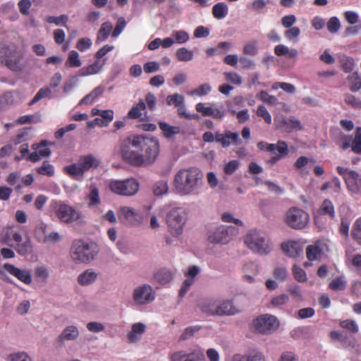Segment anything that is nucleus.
Returning a JSON list of instances; mask_svg holds the SVG:
<instances>
[{
  "mask_svg": "<svg viewBox=\"0 0 361 361\" xmlns=\"http://www.w3.org/2000/svg\"><path fill=\"white\" fill-rule=\"evenodd\" d=\"M100 119L102 120L101 124L106 126L114 119V111L112 110H104L101 111Z\"/></svg>",
  "mask_w": 361,
  "mask_h": 361,
  "instance_id": "61",
  "label": "nucleus"
},
{
  "mask_svg": "<svg viewBox=\"0 0 361 361\" xmlns=\"http://www.w3.org/2000/svg\"><path fill=\"white\" fill-rule=\"evenodd\" d=\"M336 171L343 178L350 192L355 194L361 192V178L358 173L343 166H337Z\"/></svg>",
  "mask_w": 361,
  "mask_h": 361,
  "instance_id": "10",
  "label": "nucleus"
},
{
  "mask_svg": "<svg viewBox=\"0 0 361 361\" xmlns=\"http://www.w3.org/2000/svg\"><path fill=\"white\" fill-rule=\"evenodd\" d=\"M279 325L277 319L269 314L261 315L253 321V326L256 331L263 334H271L277 329Z\"/></svg>",
  "mask_w": 361,
  "mask_h": 361,
  "instance_id": "11",
  "label": "nucleus"
},
{
  "mask_svg": "<svg viewBox=\"0 0 361 361\" xmlns=\"http://www.w3.org/2000/svg\"><path fill=\"white\" fill-rule=\"evenodd\" d=\"M113 25L111 22L106 21L101 25V27L97 32V42H102L105 41L109 36Z\"/></svg>",
  "mask_w": 361,
  "mask_h": 361,
  "instance_id": "32",
  "label": "nucleus"
},
{
  "mask_svg": "<svg viewBox=\"0 0 361 361\" xmlns=\"http://www.w3.org/2000/svg\"><path fill=\"white\" fill-rule=\"evenodd\" d=\"M282 124L284 131L287 133H291L294 130H300L302 129L300 121L293 116L289 118H283Z\"/></svg>",
  "mask_w": 361,
  "mask_h": 361,
  "instance_id": "30",
  "label": "nucleus"
},
{
  "mask_svg": "<svg viewBox=\"0 0 361 361\" xmlns=\"http://www.w3.org/2000/svg\"><path fill=\"white\" fill-rule=\"evenodd\" d=\"M158 124L164 137L167 139L173 138L176 135L180 132V128L178 126H173L164 121H159Z\"/></svg>",
  "mask_w": 361,
  "mask_h": 361,
  "instance_id": "28",
  "label": "nucleus"
},
{
  "mask_svg": "<svg viewBox=\"0 0 361 361\" xmlns=\"http://www.w3.org/2000/svg\"><path fill=\"white\" fill-rule=\"evenodd\" d=\"M109 189L115 194L123 196H132L139 190V183L135 178L123 180H112L109 183Z\"/></svg>",
  "mask_w": 361,
  "mask_h": 361,
  "instance_id": "9",
  "label": "nucleus"
},
{
  "mask_svg": "<svg viewBox=\"0 0 361 361\" xmlns=\"http://www.w3.org/2000/svg\"><path fill=\"white\" fill-rule=\"evenodd\" d=\"M9 234L12 235V240L16 243V250L19 255H25L30 251L31 244L28 238L23 240L20 233L14 228L13 233L10 232Z\"/></svg>",
  "mask_w": 361,
  "mask_h": 361,
  "instance_id": "18",
  "label": "nucleus"
},
{
  "mask_svg": "<svg viewBox=\"0 0 361 361\" xmlns=\"http://www.w3.org/2000/svg\"><path fill=\"white\" fill-rule=\"evenodd\" d=\"M259 98L269 105H274L277 102V98L275 96L269 94L264 90H262L259 92Z\"/></svg>",
  "mask_w": 361,
  "mask_h": 361,
  "instance_id": "56",
  "label": "nucleus"
},
{
  "mask_svg": "<svg viewBox=\"0 0 361 361\" xmlns=\"http://www.w3.org/2000/svg\"><path fill=\"white\" fill-rule=\"evenodd\" d=\"M219 300L218 299H204L200 302L198 307L202 312L209 315H216V312L218 310Z\"/></svg>",
  "mask_w": 361,
  "mask_h": 361,
  "instance_id": "23",
  "label": "nucleus"
},
{
  "mask_svg": "<svg viewBox=\"0 0 361 361\" xmlns=\"http://www.w3.org/2000/svg\"><path fill=\"white\" fill-rule=\"evenodd\" d=\"M171 361H205V357L200 350H195L189 353L178 351L171 355Z\"/></svg>",
  "mask_w": 361,
  "mask_h": 361,
  "instance_id": "15",
  "label": "nucleus"
},
{
  "mask_svg": "<svg viewBox=\"0 0 361 361\" xmlns=\"http://www.w3.org/2000/svg\"><path fill=\"white\" fill-rule=\"evenodd\" d=\"M10 361H31L30 357L25 353H17L9 355Z\"/></svg>",
  "mask_w": 361,
  "mask_h": 361,
  "instance_id": "64",
  "label": "nucleus"
},
{
  "mask_svg": "<svg viewBox=\"0 0 361 361\" xmlns=\"http://www.w3.org/2000/svg\"><path fill=\"white\" fill-rule=\"evenodd\" d=\"M346 286L347 281L343 276H336L329 284V288L334 291H343Z\"/></svg>",
  "mask_w": 361,
  "mask_h": 361,
  "instance_id": "38",
  "label": "nucleus"
},
{
  "mask_svg": "<svg viewBox=\"0 0 361 361\" xmlns=\"http://www.w3.org/2000/svg\"><path fill=\"white\" fill-rule=\"evenodd\" d=\"M232 228H226L221 225L217 226L208 233L207 239L212 244H226L229 242L231 238L228 234V230Z\"/></svg>",
  "mask_w": 361,
  "mask_h": 361,
  "instance_id": "14",
  "label": "nucleus"
},
{
  "mask_svg": "<svg viewBox=\"0 0 361 361\" xmlns=\"http://www.w3.org/2000/svg\"><path fill=\"white\" fill-rule=\"evenodd\" d=\"M49 142L47 140H42L39 143L32 145V147L39 153L41 157H47L51 154V150L47 147Z\"/></svg>",
  "mask_w": 361,
  "mask_h": 361,
  "instance_id": "43",
  "label": "nucleus"
},
{
  "mask_svg": "<svg viewBox=\"0 0 361 361\" xmlns=\"http://www.w3.org/2000/svg\"><path fill=\"white\" fill-rule=\"evenodd\" d=\"M276 150L278 151L279 154L272 157L269 160H268V164L273 165L281 159L287 157L289 154L288 144L283 140H279L276 142Z\"/></svg>",
  "mask_w": 361,
  "mask_h": 361,
  "instance_id": "26",
  "label": "nucleus"
},
{
  "mask_svg": "<svg viewBox=\"0 0 361 361\" xmlns=\"http://www.w3.org/2000/svg\"><path fill=\"white\" fill-rule=\"evenodd\" d=\"M184 103V97L183 95L178 93L170 94L166 97V104L169 106L174 105L176 107H179Z\"/></svg>",
  "mask_w": 361,
  "mask_h": 361,
  "instance_id": "47",
  "label": "nucleus"
},
{
  "mask_svg": "<svg viewBox=\"0 0 361 361\" xmlns=\"http://www.w3.org/2000/svg\"><path fill=\"white\" fill-rule=\"evenodd\" d=\"M273 275L276 280L284 281L288 276V270L285 267H277L274 269Z\"/></svg>",
  "mask_w": 361,
  "mask_h": 361,
  "instance_id": "55",
  "label": "nucleus"
},
{
  "mask_svg": "<svg viewBox=\"0 0 361 361\" xmlns=\"http://www.w3.org/2000/svg\"><path fill=\"white\" fill-rule=\"evenodd\" d=\"M30 129V128H24L20 130L18 133L12 137V142L14 145H18L26 141Z\"/></svg>",
  "mask_w": 361,
  "mask_h": 361,
  "instance_id": "46",
  "label": "nucleus"
},
{
  "mask_svg": "<svg viewBox=\"0 0 361 361\" xmlns=\"http://www.w3.org/2000/svg\"><path fill=\"white\" fill-rule=\"evenodd\" d=\"M351 150L357 154H361V127L355 129V137L352 139Z\"/></svg>",
  "mask_w": 361,
  "mask_h": 361,
  "instance_id": "40",
  "label": "nucleus"
},
{
  "mask_svg": "<svg viewBox=\"0 0 361 361\" xmlns=\"http://www.w3.org/2000/svg\"><path fill=\"white\" fill-rule=\"evenodd\" d=\"M146 108L145 102L140 99L137 104L134 105L128 111L127 117L131 119H136L142 116V111Z\"/></svg>",
  "mask_w": 361,
  "mask_h": 361,
  "instance_id": "35",
  "label": "nucleus"
},
{
  "mask_svg": "<svg viewBox=\"0 0 361 361\" xmlns=\"http://www.w3.org/2000/svg\"><path fill=\"white\" fill-rule=\"evenodd\" d=\"M172 36L175 37L176 42L178 44H183L189 39L188 33L184 30H175L173 32Z\"/></svg>",
  "mask_w": 361,
  "mask_h": 361,
  "instance_id": "58",
  "label": "nucleus"
},
{
  "mask_svg": "<svg viewBox=\"0 0 361 361\" xmlns=\"http://www.w3.org/2000/svg\"><path fill=\"white\" fill-rule=\"evenodd\" d=\"M46 22L49 24H55L57 26H65L67 27L66 24L68 21V16L62 14L59 16H49L46 18Z\"/></svg>",
  "mask_w": 361,
  "mask_h": 361,
  "instance_id": "41",
  "label": "nucleus"
},
{
  "mask_svg": "<svg viewBox=\"0 0 361 361\" xmlns=\"http://www.w3.org/2000/svg\"><path fill=\"white\" fill-rule=\"evenodd\" d=\"M133 299L139 305L149 303L154 300V293L151 286L144 284L137 287L133 292Z\"/></svg>",
  "mask_w": 361,
  "mask_h": 361,
  "instance_id": "12",
  "label": "nucleus"
},
{
  "mask_svg": "<svg viewBox=\"0 0 361 361\" xmlns=\"http://www.w3.org/2000/svg\"><path fill=\"white\" fill-rule=\"evenodd\" d=\"M23 54L15 44H0V64L13 72H21L25 66L22 63Z\"/></svg>",
  "mask_w": 361,
  "mask_h": 361,
  "instance_id": "3",
  "label": "nucleus"
},
{
  "mask_svg": "<svg viewBox=\"0 0 361 361\" xmlns=\"http://www.w3.org/2000/svg\"><path fill=\"white\" fill-rule=\"evenodd\" d=\"M98 277V274L93 269H87L77 278L78 283L82 286H87L94 283Z\"/></svg>",
  "mask_w": 361,
  "mask_h": 361,
  "instance_id": "22",
  "label": "nucleus"
},
{
  "mask_svg": "<svg viewBox=\"0 0 361 361\" xmlns=\"http://www.w3.org/2000/svg\"><path fill=\"white\" fill-rule=\"evenodd\" d=\"M352 139V135H345L341 132L336 137L335 142L343 150H346L350 147H351Z\"/></svg>",
  "mask_w": 361,
  "mask_h": 361,
  "instance_id": "34",
  "label": "nucleus"
},
{
  "mask_svg": "<svg viewBox=\"0 0 361 361\" xmlns=\"http://www.w3.org/2000/svg\"><path fill=\"white\" fill-rule=\"evenodd\" d=\"M3 267L7 272L17 278L20 281L27 285L32 283V276L29 271L20 269L9 263L4 264Z\"/></svg>",
  "mask_w": 361,
  "mask_h": 361,
  "instance_id": "17",
  "label": "nucleus"
},
{
  "mask_svg": "<svg viewBox=\"0 0 361 361\" xmlns=\"http://www.w3.org/2000/svg\"><path fill=\"white\" fill-rule=\"evenodd\" d=\"M212 90L211 86L207 83H204L200 85L196 89L191 91V95H197L199 97L207 95Z\"/></svg>",
  "mask_w": 361,
  "mask_h": 361,
  "instance_id": "51",
  "label": "nucleus"
},
{
  "mask_svg": "<svg viewBox=\"0 0 361 361\" xmlns=\"http://www.w3.org/2000/svg\"><path fill=\"white\" fill-rule=\"evenodd\" d=\"M193 51L185 47L179 48L176 50V56L180 61H190L193 59Z\"/></svg>",
  "mask_w": 361,
  "mask_h": 361,
  "instance_id": "42",
  "label": "nucleus"
},
{
  "mask_svg": "<svg viewBox=\"0 0 361 361\" xmlns=\"http://www.w3.org/2000/svg\"><path fill=\"white\" fill-rule=\"evenodd\" d=\"M64 171L75 179L82 178L85 173L78 163L66 166Z\"/></svg>",
  "mask_w": 361,
  "mask_h": 361,
  "instance_id": "37",
  "label": "nucleus"
},
{
  "mask_svg": "<svg viewBox=\"0 0 361 361\" xmlns=\"http://www.w3.org/2000/svg\"><path fill=\"white\" fill-rule=\"evenodd\" d=\"M90 192L87 195V200H89V206L93 207V206H97L100 204L101 200L99 195V190L98 188L94 185H91L90 187Z\"/></svg>",
  "mask_w": 361,
  "mask_h": 361,
  "instance_id": "36",
  "label": "nucleus"
},
{
  "mask_svg": "<svg viewBox=\"0 0 361 361\" xmlns=\"http://www.w3.org/2000/svg\"><path fill=\"white\" fill-rule=\"evenodd\" d=\"M226 80L234 85H240L242 84L241 76L235 72H226L224 73Z\"/></svg>",
  "mask_w": 361,
  "mask_h": 361,
  "instance_id": "59",
  "label": "nucleus"
},
{
  "mask_svg": "<svg viewBox=\"0 0 361 361\" xmlns=\"http://www.w3.org/2000/svg\"><path fill=\"white\" fill-rule=\"evenodd\" d=\"M352 238L361 245V217L358 218L354 223L351 231Z\"/></svg>",
  "mask_w": 361,
  "mask_h": 361,
  "instance_id": "45",
  "label": "nucleus"
},
{
  "mask_svg": "<svg viewBox=\"0 0 361 361\" xmlns=\"http://www.w3.org/2000/svg\"><path fill=\"white\" fill-rule=\"evenodd\" d=\"M347 80L349 82V88L351 92H355L361 89V78L359 76L357 72H355L348 75Z\"/></svg>",
  "mask_w": 361,
  "mask_h": 361,
  "instance_id": "39",
  "label": "nucleus"
},
{
  "mask_svg": "<svg viewBox=\"0 0 361 361\" xmlns=\"http://www.w3.org/2000/svg\"><path fill=\"white\" fill-rule=\"evenodd\" d=\"M185 221V213L182 208L172 209L166 216L169 231L173 236L182 234Z\"/></svg>",
  "mask_w": 361,
  "mask_h": 361,
  "instance_id": "8",
  "label": "nucleus"
},
{
  "mask_svg": "<svg viewBox=\"0 0 361 361\" xmlns=\"http://www.w3.org/2000/svg\"><path fill=\"white\" fill-rule=\"evenodd\" d=\"M204 175L197 167L180 169L174 176L173 187L180 195H197L203 185Z\"/></svg>",
  "mask_w": 361,
  "mask_h": 361,
  "instance_id": "2",
  "label": "nucleus"
},
{
  "mask_svg": "<svg viewBox=\"0 0 361 361\" xmlns=\"http://www.w3.org/2000/svg\"><path fill=\"white\" fill-rule=\"evenodd\" d=\"M56 216L62 222L71 224L78 221L80 214L74 207L61 201L53 200L50 204Z\"/></svg>",
  "mask_w": 361,
  "mask_h": 361,
  "instance_id": "6",
  "label": "nucleus"
},
{
  "mask_svg": "<svg viewBox=\"0 0 361 361\" xmlns=\"http://www.w3.org/2000/svg\"><path fill=\"white\" fill-rule=\"evenodd\" d=\"M285 221L291 228L300 230L307 226L310 221V216L305 210L297 207H293L287 211Z\"/></svg>",
  "mask_w": 361,
  "mask_h": 361,
  "instance_id": "7",
  "label": "nucleus"
},
{
  "mask_svg": "<svg viewBox=\"0 0 361 361\" xmlns=\"http://www.w3.org/2000/svg\"><path fill=\"white\" fill-rule=\"evenodd\" d=\"M327 250L328 246L324 242L317 240L307 246L305 250L307 259L310 262L319 261Z\"/></svg>",
  "mask_w": 361,
  "mask_h": 361,
  "instance_id": "13",
  "label": "nucleus"
},
{
  "mask_svg": "<svg viewBox=\"0 0 361 361\" xmlns=\"http://www.w3.org/2000/svg\"><path fill=\"white\" fill-rule=\"evenodd\" d=\"M215 141L220 143L222 147L227 148L231 143L238 144L239 142V134L231 130H226L224 133L217 131L215 133Z\"/></svg>",
  "mask_w": 361,
  "mask_h": 361,
  "instance_id": "16",
  "label": "nucleus"
},
{
  "mask_svg": "<svg viewBox=\"0 0 361 361\" xmlns=\"http://www.w3.org/2000/svg\"><path fill=\"white\" fill-rule=\"evenodd\" d=\"M82 63L79 59V54L76 51L72 50L69 52L66 66L69 67L78 68Z\"/></svg>",
  "mask_w": 361,
  "mask_h": 361,
  "instance_id": "44",
  "label": "nucleus"
},
{
  "mask_svg": "<svg viewBox=\"0 0 361 361\" xmlns=\"http://www.w3.org/2000/svg\"><path fill=\"white\" fill-rule=\"evenodd\" d=\"M342 70L345 73H350L355 66L354 59L350 56H343L341 59Z\"/></svg>",
  "mask_w": 361,
  "mask_h": 361,
  "instance_id": "49",
  "label": "nucleus"
},
{
  "mask_svg": "<svg viewBox=\"0 0 361 361\" xmlns=\"http://www.w3.org/2000/svg\"><path fill=\"white\" fill-rule=\"evenodd\" d=\"M121 159L135 167L151 165L160 152L158 138L139 134H131L119 140Z\"/></svg>",
  "mask_w": 361,
  "mask_h": 361,
  "instance_id": "1",
  "label": "nucleus"
},
{
  "mask_svg": "<svg viewBox=\"0 0 361 361\" xmlns=\"http://www.w3.org/2000/svg\"><path fill=\"white\" fill-rule=\"evenodd\" d=\"M37 173L47 176H53L54 175V167L47 161H44L42 165L37 169Z\"/></svg>",
  "mask_w": 361,
  "mask_h": 361,
  "instance_id": "48",
  "label": "nucleus"
},
{
  "mask_svg": "<svg viewBox=\"0 0 361 361\" xmlns=\"http://www.w3.org/2000/svg\"><path fill=\"white\" fill-rule=\"evenodd\" d=\"M79 336V331L76 326H68L66 327L57 338V341L63 345L64 341H74Z\"/></svg>",
  "mask_w": 361,
  "mask_h": 361,
  "instance_id": "25",
  "label": "nucleus"
},
{
  "mask_svg": "<svg viewBox=\"0 0 361 361\" xmlns=\"http://www.w3.org/2000/svg\"><path fill=\"white\" fill-rule=\"evenodd\" d=\"M103 65V62H101L99 60L95 61L92 64L80 69L78 71V75L80 76H87L97 74L100 71Z\"/></svg>",
  "mask_w": 361,
  "mask_h": 361,
  "instance_id": "29",
  "label": "nucleus"
},
{
  "mask_svg": "<svg viewBox=\"0 0 361 361\" xmlns=\"http://www.w3.org/2000/svg\"><path fill=\"white\" fill-rule=\"evenodd\" d=\"M244 242L250 250L260 255H267L271 250L269 240L264 234L255 230L247 234Z\"/></svg>",
  "mask_w": 361,
  "mask_h": 361,
  "instance_id": "5",
  "label": "nucleus"
},
{
  "mask_svg": "<svg viewBox=\"0 0 361 361\" xmlns=\"http://www.w3.org/2000/svg\"><path fill=\"white\" fill-rule=\"evenodd\" d=\"M322 216H327L331 219H334L335 209L334 206L331 200L326 199L323 201L322 205L317 211L315 221H317L319 217Z\"/></svg>",
  "mask_w": 361,
  "mask_h": 361,
  "instance_id": "24",
  "label": "nucleus"
},
{
  "mask_svg": "<svg viewBox=\"0 0 361 361\" xmlns=\"http://www.w3.org/2000/svg\"><path fill=\"white\" fill-rule=\"evenodd\" d=\"M228 13V7L224 2H219L214 5L212 15L216 19H223Z\"/></svg>",
  "mask_w": 361,
  "mask_h": 361,
  "instance_id": "33",
  "label": "nucleus"
},
{
  "mask_svg": "<svg viewBox=\"0 0 361 361\" xmlns=\"http://www.w3.org/2000/svg\"><path fill=\"white\" fill-rule=\"evenodd\" d=\"M282 250L290 257H298L303 252L302 245L297 241H289L281 244Z\"/></svg>",
  "mask_w": 361,
  "mask_h": 361,
  "instance_id": "21",
  "label": "nucleus"
},
{
  "mask_svg": "<svg viewBox=\"0 0 361 361\" xmlns=\"http://www.w3.org/2000/svg\"><path fill=\"white\" fill-rule=\"evenodd\" d=\"M97 253L96 244L81 239L75 240L71 248V257L76 264H88Z\"/></svg>",
  "mask_w": 361,
  "mask_h": 361,
  "instance_id": "4",
  "label": "nucleus"
},
{
  "mask_svg": "<svg viewBox=\"0 0 361 361\" xmlns=\"http://www.w3.org/2000/svg\"><path fill=\"white\" fill-rule=\"evenodd\" d=\"M154 277L159 283L164 285L172 280L173 273L170 270L163 268L155 272Z\"/></svg>",
  "mask_w": 361,
  "mask_h": 361,
  "instance_id": "31",
  "label": "nucleus"
},
{
  "mask_svg": "<svg viewBox=\"0 0 361 361\" xmlns=\"http://www.w3.org/2000/svg\"><path fill=\"white\" fill-rule=\"evenodd\" d=\"M344 101L355 109H361V101L354 95L347 93L344 95Z\"/></svg>",
  "mask_w": 361,
  "mask_h": 361,
  "instance_id": "54",
  "label": "nucleus"
},
{
  "mask_svg": "<svg viewBox=\"0 0 361 361\" xmlns=\"http://www.w3.org/2000/svg\"><path fill=\"white\" fill-rule=\"evenodd\" d=\"M257 115L262 117L267 123L270 124L271 123V116L265 106L262 105L259 106L257 110Z\"/></svg>",
  "mask_w": 361,
  "mask_h": 361,
  "instance_id": "62",
  "label": "nucleus"
},
{
  "mask_svg": "<svg viewBox=\"0 0 361 361\" xmlns=\"http://www.w3.org/2000/svg\"><path fill=\"white\" fill-rule=\"evenodd\" d=\"M51 94V90L49 87H44L39 90L35 97L29 102V105L32 106L39 102L44 97H48Z\"/></svg>",
  "mask_w": 361,
  "mask_h": 361,
  "instance_id": "52",
  "label": "nucleus"
},
{
  "mask_svg": "<svg viewBox=\"0 0 361 361\" xmlns=\"http://www.w3.org/2000/svg\"><path fill=\"white\" fill-rule=\"evenodd\" d=\"M218 310L216 312L217 316L234 315L240 312V310L233 305L232 300H219Z\"/></svg>",
  "mask_w": 361,
  "mask_h": 361,
  "instance_id": "20",
  "label": "nucleus"
},
{
  "mask_svg": "<svg viewBox=\"0 0 361 361\" xmlns=\"http://www.w3.org/2000/svg\"><path fill=\"white\" fill-rule=\"evenodd\" d=\"M293 274L295 279L299 282H304L307 280L305 271L297 265L293 267Z\"/></svg>",
  "mask_w": 361,
  "mask_h": 361,
  "instance_id": "60",
  "label": "nucleus"
},
{
  "mask_svg": "<svg viewBox=\"0 0 361 361\" xmlns=\"http://www.w3.org/2000/svg\"><path fill=\"white\" fill-rule=\"evenodd\" d=\"M119 219L122 218L125 219L128 223L137 225L141 222V216L134 209L129 207H122L120 208Z\"/></svg>",
  "mask_w": 361,
  "mask_h": 361,
  "instance_id": "19",
  "label": "nucleus"
},
{
  "mask_svg": "<svg viewBox=\"0 0 361 361\" xmlns=\"http://www.w3.org/2000/svg\"><path fill=\"white\" fill-rule=\"evenodd\" d=\"M243 54L245 55L255 56L258 53L257 42H250L247 43L243 49Z\"/></svg>",
  "mask_w": 361,
  "mask_h": 361,
  "instance_id": "57",
  "label": "nucleus"
},
{
  "mask_svg": "<svg viewBox=\"0 0 361 361\" xmlns=\"http://www.w3.org/2000/svg\"><path fill=\"white\" fill-rule=\"evenodd\" d=\"M201 327L200 326H193L187 327L183 333L180 336V339L183 341H185L192 337L195 333L200 331Z\"/></svg>",
  "mask_w": 361,
  "mask_h": 361,
  "instance_id": "63",
  "label": "nucleus"
},
{
  "mask_svg": "<svg viewBox=\"0 0 361 361\" xmlns=\"http://www.w3.org/2000/svg\"><path fill=\"white\" fill-rule=\"evenodd\" d=\"M341 26V22L336 16L330 18L326 23L327 30L331 33H336L340 30Z\"/></svg>",
  "mask_w": 361,
  "mask_h": 361,
  "instance_id": "50",
  "label": "nucleus"
},
{
  "mask_svg": "<svg viewBox=\"0 0 361 361\" xmlns=\"http://www.w3.org/2000/svg\"><path fill=\"white\" fill-rule=\"evenodd\" d=\"M339 326L343 329H348L352 333L355 334L358 332V326L356 324V322L353 319H345L341 321L339 323Z\"/></svg>",
  "mask_w": 361,
  "mask_h": 361,
  "instance_id": "53",
  "label": "nucleus"
},
{
  "mask_svg": "<svg viewBox=\"0 0 361 361\" xmlns=\"http://www.w3.org/2000/svg\"><path fill=\"white\" fill-rule=\"evenodd\" d=\"M78 164L84 172L89 171L92 167L97 168L99 166V161L92 154L80 157Z\"/></svg>",
  "mask_w": 361,
  "mask_h": 361,
  "instance_id": "27",
  "label": "nucleus"
}]
</instances>
